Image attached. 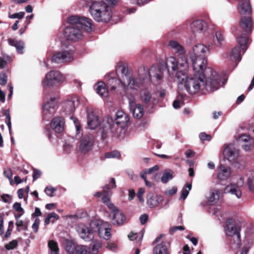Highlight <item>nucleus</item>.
I'll return each mask as SVG.
<instances>
[{"instance_id":"1","label":"nucleus","mask_w":254,"mask_h":254,"mask_svg":"<svg viewBox=\"0 0 254 254\" xmlns=\"http://www.w3.org/2000/svg\"><path fill=\"white\" fill-rule=\"evenodd\" d=\"M176 60L170 58L167 62V70L170 75L176 74L178 80V86L182 89L185 87L190 94H195L199 91L203 93L215 91L220 87V79L211 67L195 69L193 75L188 76L189 65L185 61L179 63L177 66Z\"/></svg>"},{"instance_id":"2","label":"nucleus","mask_w":254,"mask_h":254,"mask_svg":"<svg viewBox=\"0 0 254 254\" xmlns=\"http://www.w3.org/2000/svg\"><path fill=\"white\" fill-rule=\"evenodd\" d=\"M115 121L110 117L104 118L101 128V137L103 140L107 137L110 133L116 132L115 124L123 128L127 127L129 123V116L123 111H118L115 114Z\"/></svg>"},{"instance_id":"3","label":"nucleus","mask_w":254,"mask_h":254,"mask_svg":"<svg viewBox=\"0 0 254 254\" xmlns=\"http://www.w3.org/2000/svg\"><path fill=\"white\" fill-rule=\"evenodd\" d=\"M89 11L94 20L98 22H107L112 16V7L100 0L91 2Z\"/></svg>"},{"instance_id":"4","label":"nucleus","mask_w":254,"mask_h":254,"mask_svg":"<svg viewBox=\"0 0 254 254\" xmlns=\"http://www.w3.org/2000/svg\"><path fill=\"white\" fill-rule=\"evenodd\" d=\"M209 52L207 47L203 44H197L192 49V51L189 53V57L191 60L193 69H205L207 61L206 55Z\"/></svg>"},{"instance_id":"5","label":"nucleus","mask_w":254,"mask_h":254,"mask_svg":"<svg viewBox=\"0 0 254 254\" xmlns=\"http://www.w3.org/2000/svg\"><path fill=\"white\" fill-rule=\"evenodd\" d=\"M223 156L236 168L240 170L244 168L245 162L244 160L239 159L240 150L235 144L230 143L225 145L223 150Z\"/></svg>"},{"instance_id":"6","label":"nucleus","mask_w":254,"mask_h":254,"mask_svg":"<svg viewBox=\"0 0 254 254\" xmlns=\"http://www.w3.org/2000/svg\"><path fill=\"white\" fill-rule=\"evenodd\" d=\"M65 80V77L58 70H51L48 72L42 81L44 88L57 87Z\"/></svg>"},{"instance_id":"7","label":"nucleus","mask_w":254,"mask_h":254,"mask_svg":"<svg viewBox=\"0 0 254 254\" xmlns=\"http://www.w3.org/2000/svg\"><path fill=\"white\" fill-rule=\"evenodd\" d=\"M244 179L242 176L237 175L232 178L230 185L225 187L224 192L235 195L238 198L242 196L241 188L244 186Z\"/></svg>"},{"instance_id":"8","label":"nucleus","mask_w":254,"mask_h":254,"mask_svg":"<svg viewBox=\"0 0 254 254\" xmlns=\"http://www.w3.org/2000/svg\"><path fill=\"white\" fill-rule=\"evenodd\" d=\"M58 106V99L55 97H46L43 105V118L49 121L56 112Z\"/></svg>"},{"instance_id":"9","label":"nucleus","mask_w":254,"mask_h":254,"mask_svg":"<svg viewBox=\"0 0 254 254\" xmlns=\"http://www.w3.org/2000/svg\"><path fill=\"white\" fill-rule=\"evenodd\" d=\"M74 51V47L70 45L66 49L55 53L52 56V62L58 64L71 62L73 60Z\"/></svg>"},{"instance_id":"10","label":"nucleus","mask_w":254,"mask_h":254,"mask_svg":"<svg viewBox=\"0 0 254 254\" xmlns=\"http://www.w3.org/2000/svg\"><path fill=\"white\" fill-rule=\"evenodd\" d=\"M242 226V223L239 220L232 218L228 219L226 223L225 228V233L228 236L236 235L238 240H240V231Z\"/></svg>"},{"instance_id":"11","label":"nucleus","mask_w":254,"mask_h":254,"mask_svg":"<svg viewBox=\"0 0 254 254\" xmlns=\"http://www.w3.org/2000/svg\"><path fill=\"white\" fill-rule=\"evenodd\" d=\"M169 46L173 50L174 53L179 57L177 60L174 57L171 56L168 58L166 60V64L167 68V62L169 58H174L177 63V66H179V63L181 61H185L188 63V60L186 57V50L177 41L172 40L169 42Z\"/></svg>"},{"instance_id":"12","label":"nucleus","mask_w":254,"mask_h":254,"mask_svg":"<svg viewBox=\"0 0 254 254\" xmlns=\"http://www.w3.org/2000/svg\"><path fill=\"white\" fill-rule=\"evenodd\" d=\"M91 226H95L100 237L108 240L111 237V225L107 222H101L99 224L97 221L91 222Z\"/></svg>"},{"instance_id":"13","label":"nucleus","mask_w":254,"mask_h":254,"mask_svg":"<svg viewBox=\"0 0 254 254\" xmlns=\"http://www.w3.org/2000/svg\"><path fill=\"white\" fill-rule=\"evenodd\" d=\"M64 34L68 40L76 41L82 37L81 29L74 26H69L65 28Z\"/></svg>"},{"instance_id":"14","label":"nucleus","mask_w":254,"mask_h":254,"mask_svg":"<svg viewBox=\"0 0 254 254\" xmlns=\"http://www.w3.org/2000/svg\"><path fill=\"white\" fill-rule=\"evenodd\" d=\"M93 226H87L83 224L79 225L77 228V231L80 238L86 241H90L94 238V232L96 231L93 228Z\"/></svg>"},{"instance_id":"15","label":"nucleus","mask_w":254,"mask_h":254,"mask_svg":"<svg viewBox=\"0 0 254 254\" xmlns=\"http://www.w3.org/2000/svg\"><path fill=\"white\" fill-rule=\"evenodd\" d=\"M129 108L134 118L140 119L144 114L143 106L140 104H136L135 99L134 97H127Z\"/></svg>"},{"instance_id":"16","label":"nucleus","mask_w":254,"mask_h":254,"mask_svg":"<svg viewBox=\"0 0 254 254\" xmlns=\"http://www.w3.org/2000/svg\"><path fill=\"white\" fill-rule=\"evenodd\" d=\"M87 127L91 129H95L100 125L98 116L92 108H86Z\"/></svg>"},{"instance_id":"17","label":"nucleus","mask_w":254,"mask_h":254,"mask_svg":"<svg viewBox=\"0 0 254 254\" xmlns=\"http://www.w3.org/2000/svg\"><path fill=\"white\" fill-rule=\"evenodd\" d=\"M94 145L93 136L87 135L83 136L79 142V150L82 153L86 154L90 151Z\"/></svg>"},{"instance_id":"18","label":"nucleus","mask_w":254,"mask_h":254,"mask_svg":"<svg viewBox=\"0 0 254 254\" xmlns=\"http://www.w3.org/2000/svg\"><path fill=\"white\" fill-rule=\"evenodd\" d=\"M148 74L150 80L154 84L159 83L163 76L162 68L157 66H152L148 70Z\"/></svg>"},{"instance_id":"19","label":"nucleus","mask_w":254,"mask_h":254,"mask_svg":"<svg viewBox=\"0 0 254 254\" xmlns=\"http://www.w3.org/2000/svg\"><path fill=\"white\" fill-rule=\"evenodd\" d=\"M140 97L142 102L148 107L153 108L157 103V100L152 98L149 91L146 89L141 90Z\"/></svg>"},{"instance_id":"20","label":"nucleus","mask_w":254,"mask_h":254,"mask_svg":"<svg viewBox=\"0 0 254 254\" xmlns=\"http://www.w3.org/2000/svg\"><path fill=\"white\" fill-rule=\"evenodd\" d=\"M65 121L61 117L54 118L51 123V127L57 133L62 132L64 128Z\"/></svg>"},{"instance_id":"21","label":"nucleus","mask_w":254,"mask_h":254,"mask_svg":"<svg viewBox=\"0 0 254 254\" xmlns=\"http://www.w3.org/2000/svg\"><path fill=\"white\" fill-rule=\"evenodd\" d=\"M237 42L239 45L238 47L241 49L243 54H244L248 49L251 41L248 35L245 33L238 35Z\"/></svg>"},{"instance_id":"22","label":"nucleus","mask_w":254,"mask_h":254,"mask_svg":"<svg viewBox=\"0 0 254 254\" xmlns=\"http://www.w3.org/2000/svg\"><path fill=\"white\" fill-rule=\"evenodd\" d=\"M238 141L241 143L242 148L245 151H249L252 147L253 139L247 134H242L238 138Z\"/></svg>"},{"instance_id":"23","label":"nucleus","mask_w":254,"mask_h":254,"mask_svg":"<svg viewBox=\"0 0 254 254\" xmlns=\"http://www.w3.org/2000/svg\"><path fill=\"white\" fill-rule=\"evenodd\" d=\"M163 200V197L159 195L150 193L147 195V204L150 208H154L158 206Z\"/></svg>"},{"instance_id":"24","label":"nucleus","mask_w":254,"mask_h":254,"mask_svg":"<svg viewBox=\"0 0 254 254\" xmlns=\"http://www.w3.org/2000/svg\"><path fill=\"white\" fill-rule=\"evenodd\" d=\"M80 27L81 29L86 32H90L94 29L93 22L92 19L88 17L82 16L80 18V20L79 24V27Z\"/></svg>"},{"instance_id":"25","label":"nucleus","mask_w":254,"mask_h":254,"mask_svg":"<svg viewBox=\"0 0 254 254\" xmlns=\"http://www.w3.org/2000/svg\"><path fill=\"white\" fill-rule=\"evenodd\" d=\"M75 101L78 102L77 98H74L73 100L65 101L63 105V110L66 114H72L75 110Z\"/></svg>"},{"instance_id":"26","label":"nucleus","mask_w":254,"mask_h":254,"mask_svg":"<svg viewBox=\"0 0 254 254\" xmlns=\"http://www.w3.org/2000/svg\"><path fill=\"white\" fill-rule=\"evenodd\" d=\"M111 183H112V187L111 188L107 185L104 187L103 189V197H102V200L103 202L106 204L110 201V199L108 197V196L110 194V190L116 187L115 180L114 178H112L111 179Z\"/></svg>"},{"instance_id":"27","label":"nucleus","mask_w":254,"mask_h":254,"mask_svg":"<svg viewBox=\"0 0 254 254\" xmlns=\"http://www.w3.org/2000/svg\"><path fill=\"white\" fill-rule=\"evenodd\" d=\"M238 8L241 15L250 14L251 12V7L249 0H243L238 2Z\"/></svg>"},{"instance_id":"28","label":"nucleus","mask_w":254,"mask_h":254,"mask_svg":"<svg viewBox=\"0 0 254 254\" xmlns=\"http://www.w3.org/2000/svg\"><path fill=\"white\" fill-rule=\"evenodd\" d=\"M231 173L230 167L220 165L218 167L217 177L220 180H227Z\"/></svg>"},{"instance_id":"29","label":"nucleus","mask_w":254,"mask_h":254,"mask_svg":"<svg viewBox=\"0 0 254 254\" xmlns=\"http://www.w3.org/2000/svg\"><path fill=\"white\" fill-rule=\"evenodd\" d=\"M207 27V24L202 20L193 21L190 24V29L193 33L199 32L203 31Z\"/></svg>"},{"instance_id":"30","label":"nucleus","mask_w":254,"mask_h":254,"mask_svg":"<svg viewBox=\"0 0 254 254\" xmlns=\"http://www.w3.org/2000/svg\"><path fill=\"white\" fill-rule=\"evenodd\" d=\"M94 89L97 93L102 97H106L108 96V91L105 84L102 81L98 82L94 85Z\"/></svg>"},{"instance_id":"31","label":"nucleus","mask_w":254,"mask_h":254,"mask_svg":"<svg viewBox=\"0 0 254 254\" xmlns=\"http://www.w3.org/2000/svg\"><path fill=\"white\" fill-rule=\"evenodd\" d=\"M126 216L119 210L115 211L113 215L112 222L114 225H121L124 223Z\"/></svg>"},{"instance_id":"32","label":"nucleus","mask_w":254,"mask_h":254,"mask_svg":"<svg viewBox=\"0 0 254 254\" xmlns=\"http://www.w3.org/2000/svg\"><path fill=\"white\" fill-rule=\"evenodd\" d=\"M243 54L241 49L237 46L232 50L230 55V58L232 61L239 62L241 60L242 55Z\"/></svg>"},{"instance_id":"33","label":"nucleus","mask_w":254,"mask_h":254,"mask_svg":"<svg viewBox=\"0 0 254 254\" xmlns=\"http://www.w3.org/2000/svg\"><path fill=\"white\" fill-rule=\"evenodd\" d=\"M153 254H169L166 242H162L161 243L157 244L153 248Z\"/></svg>"},{"instance_id":"34","label":"nucleus","mask_w":254,"mask_h":254,"mask_svg":"<svg viewBox=\"0 0 254 254\" xmlns=\"http://www.w3.org/2000/svg\"><path fill=\"white\" fill-rule=\"evenodd\" d=\"M213 42L214 45L217 47H222L225 44V40L223 35L221 31L215 32L213 37Z\"/></svg>"},{"instance_id":"35","label":"nucleus","mask_w":254,"mask_h":254,"mask_svg":"<svg viewBox=\"0 0 254 254\" xmlns=\"http://www.w3.org/2000/svg\"><path fill=\"white\" fill-rule=\"evenodd\" d=\"M241 26L245 29L246 32H251L253 26L252 18L250 17H243L240 21Z\"/></svg>"},{"instance_id":"36","label":"nucleus","mask_w":254,"mask_h":254,"mask_svg":"<svg viewBox=\"0 0 254 254\" xmlns=\"http://www.w3.org/2000/svg\"><path fill=\"white\" fill-rule=\"evenodd\" d=\"M9 45L15 47L18 54H23L24 48V43L21 40L15 41L11 38L8 39Z\"/></svg>"},{"instance_id":"37","label":"nucleus","mask_w":254,"mask_h":254,"mask_svg":"<svg viewBox=\"0 0 254 254\" xmlns=\"http://www.w3.org/2000/svg\"><path fill=\"white\" fill-rule=\"evenodd\" d=\"M107 85L108 87L111 88V90H115L117 87L122 85L123 87H125L126 84L121 82L115 77H111L107 80Z\"/></svg>"},{"instance_id":"38","label":"nucleus","mask_w":254,"mask_h":254,"mask_svg":"<svg viewBox=\"0 0 254 254\" xmlns=\"http://www.w3.org/2000/svg\"><path fill=\"white\" fill-rule=\"evenodd\" d=\"M76 246L69 240H66L65 242V249L68 254H76Z\"/></svg>"},{"instance_id":"39","label":"nucleus","mask_w":254,"mask_h":254,"mask_svg":"<svg viewBox=\"0 0 254 254\" xmlns=\"http://www.w3.org/2000/svg\"><path fill=\"white\" fill-rule=\"evenodd\" d=\"M220 191L218 190H213L210 192L209 195L207 196V199L209 204H212L216 200L219 199Z\"/></svg>"},{"instance_id":"40","label":"nucleus","mask_w":254,"mask_h":254,"mask_svg":"<svg viewBox=\"0 0 254 254\" xmlns=\"http://www.w3.org/2000/svg\"><path fill=\"white\" fill-rule=\"evenodd\" d=\"M174 172L172 170H166L164 171L161 180L162 183L166 184L174 177Z\"/></svg>"},{"instance_id":"41","label":"nucleus","mask_w":254,"mask_h":254,"mask_svg":"<svg viewBox=\"0 0 254 254\" xmlns=\"http://www.w3.org/2000/svg\"><path fill=\"white\" fill-rule=\"evenodd\" d=\"M50 251L49 254H59V248L58 243L54 240H50L48 244Z\"/></svg>"},{"instance_id":"42","label":"nucleus","mask_w":254,"mask_h":254,"mask_svg":"<svg viewBox=\"0 0 254 254\" xmlns=\"http://www.w3.org/2000/svg\"><path fill=\"white\" fill-rule=\"evenodd\" d=\"M127 80L128 88L136 90L140 87V83L136 81L132 76L127 77Z\"/></svg>"},{"instance_id":"43","label":"nucleus","mask_w":254,"mask_h":254,"mask_svg":"<svg viewBox=\"0 0 254 254\" xmlns=\"http://www.w3.org/2000/svg\"><path fill=\"white\" fill-rule=\"evenodd\" d=\"M191 189V184L190 183H187L181 191V195L180 199L185 200L187 197Z\"/></svg>"},{"instance_id":"44","label":"nucleus","mask_w":254,"mask_h":254,"mask_svg":"<svg viewBox=\"0 0 254 254\" xmlns=\"http://www.w3.org/2000/svg\"><path fill=\"white\" fill-rule=\"evenodd\" d=\"M80 18L81 17L76 15L70 16L67 19V22L70 24V26H74L76 27H79Z\"/></svg>"},{"instance_id":"45","label":"nucleus","mask_w":254,"mask_h":254,"mask_svg":"<svg viewBox=\"0 0 254 254\" xmlns=\"http://www.w3.org/2000/svg\"><path fill=\"white\" fill-rule=\"evenodd\" d=\"M159 169L158 165H155L153 167L149 169H145L140 173V177H142V175H143L145 177H147V175H153L154 172L156 171H158Z\"/></svg>"},{"instance_id":"46","label":"nucleus","mask_w":254,"mask_h":254,"mask_svg":"<svg viewBox=\"0 0 254 254\" xmlns=\"http://www.w3.org/2000/svg\"><path fill=\"white\" fill-rule=\"evenodd\" d=\"M138 76L141 80H144L148 75V71L146 69L144 65L140 66L138 70Z\"/></svg>"},{"instance_id":"47","label":"nucleus","mask_w":254,"mask_h":254,"mask_svg":"<svg viewBox=\"0 0 254 254\" xmlns=\"http://www.w3.org/2000/svg\"><path fill=\"white\" fill-rule=\"evenodd\" d=\"M76 254H90V250L85 246H77Z\"/></svg>"},{"instance_id":"48","label":"nucleus","mask_w":254,"mask_h":254,"mask_svg":"<svg viewBox=\"0 0 254 254\" xmlns=\"http://www.w3.org/2000/svg\"><path fill=\"white\" fill-rule=\"evenodd\" d=\"M121 154L120 152L117 150L107 152L105 155L106 158H119Z\"/></svg>"},{"instance_id":"49","label":"nucleus","mask_w":254,"mask_h":254,"mask_svg":"<svg viewBox=\"0 0 254 254\" xmlns=\"http://www.w3.org/2000/svg\"><path fill=\"white\" fill-rule=\"evenodd\" d=\"M18 245V242L16 240H12L5 246V248L7 250H10L15 248Z\"/></svg>"},{"instance_id":"50","label":"nucleus","mask_w":254,"mask_h":254,"mask_svg":"<svg viewBox=\"0 0 254 254\" xmlns=\"http://www.w3.org/2000/svg\"><path fill=\"white\" fill-rule=\"evenodd\" d=\"M3 58L0 57V68H3L7 64V62L5 60L9 61L10 58L7 55H3Z\"/></svg>"},{"instance_id":"51","label":"nucleus","mask_w":254,"mask_h":254,"mask_svg":"<svg viewBox=\"0 0 254 254\" xmlns=\"http://www.w3.org/2000/svg\"><path fill=\"white\" fill-rule=\"evenodd\" d=\"M178 190L177 187H173L171 189H168L165 191V194L168 196H171L175 194Z\"/></svg>"},{"instance_id":"52","label":"nucleus","mask_w":254,"mask_h":254,"mask_svg":"<svg viewBox=\"0 0 254 254\" xmlns=\"http://www.w3.org/2000/svg\"><path fill=\"white\" fill-rule=\"evenodd\" d=\"M247 185L249 187V190L252 191H254V177L249 178L247 181Z\"/></svg>"},{"instance_id":"53","label":"nucleus","mask_w":254,"mask_h":254,"mask_svg":"<svg viewBox=\"0 0 254 254\" xmlns=\"http://www.w3.org/2000/svg\"><path fill=\"white\" fill-rule=\"evenodd\" d=\"M56 189L51 186L47 187L45 189V192L48 196L50 197L53 196V193Z\"/></svg>"},{"instance_id":"54","label":"nucleus","mask_w":254,"mask_h":254,"mask_svg":"<svg viewBox=\"0 0 254 254\" xmlns=\"http://www.w3.org/2000/svg\"><path fill=\"white\" fill-rule=\"evenodd\" d=\"M145 192V190L143 188H139L137 193V196L140 202L143 203L144 202V199L143 198V195Z\"/></svg>"},{"instance_id":"55","label":"nucleus","mask_w":254,"mask_h":254,"mask_svg":"<svg viewBox=\"0 0 254 254\" xmlns=\"http://www.w3.org/2000/svg\"><path fill=\"white\" fill-rule=\"evenodd\" d=\"M118 70H121L122 73L125 76L126 79L127 77L130 76V75H127L128 73V69L124 65H120L118 67Z\"/></svg>"},{"instance_id":"56","label":"nucleus","mask_w":254,"mask_h":254,"mask_svg":"<svg viewBox=\"0 0 254 254\" xmlns=\"http://www.w3.org/2000/svg\"><path fill=\"white\" fill-rule=\"evenodd\" d=\"M7 75L5 73L2 72L0 73V84L4 85L7 82Z\"/></svg>"},{"instance_id":"57","label":"nucleus","mask_w":254,"mask_h":254,"mask_svg":"<svg viewBox=\"0 0 254 254\" xmlns=\"http://www.w3.org/2000/svg\"><path fill=\"white\" fill-rule=\"evenodd\" d=\"M40 222V220L39 218H37L35 220V221L32 225V229H33V231L35 233L38 232Z\"/></svg>"},{"instance_id":"58","label":"nucleus","mask_w":254,"mask_h":254,"mask_svg":"<svg viewBox=\"0 0 254 254\" xmlns=\"http://www.w3.org/2000/svg\"><path fill=\"white\" fill-rule=\"evenodd\" d=\"M24 12H20L18 13H14L9 16V17L12 19L18 18L19 19H22L24 16Z\"/></svg>"},{"instance_id":"59","label":"nucleus","mask_w":254,"mask_h":254,"mask_svg":"<svg viewBox=\"0 0 254 254\" xmlns=\"http://www.w3.org/2000/svg\"><path fill=\"white\" fill-rule=\"evenodd\" d=\"M70 119L73 120L77 132L79 133L81 129V127L79 121L72 117H71Z\"/></svg>"},{"instance_id":"60","label":"nucleus","mask_w":254,"mask_h":254,"mask_svg":"<svg viewBox=\"0 0 254 254\" xmlns=\"http://www.w3.org/2000/svg\"><path fill=\"white\" fill-rule=\"evenodd\" d=\"M199 138L202 141H204V140L209 141L211 139V137L210 135L207 134L204 132H201L200 133Z\"/></svg>"},{"instance_id":"61","label":"nucleus","mask_w":254,"mask_h":254,"mask_svg":"<svg viewBox=\"0 0 254 254\" xmlns=\"http://www.w3.org/2000/svg\"><path fill=\"white\" fill-rule=\"evenodd\" d=\"M13 207L14 209L18 212H24L23 209L21 207V204L19 203L15 202L13 204Z\"/></svg>"},{"instance_id":"62","label":"nucleus","mask_w":254,"mask_h":254,"mask_svg":"<svg viewBox=\"0 0 254 254\" xmlns=\"http://www.w3.org/2000/svg\"><path fill=\"white\" fill-rule=\"evenodd\" d=\"M185 230V228L182 226H175L170 229V233L172 234H174L178 230L183 231Z\"/></svg>"},{"instance_id":"63","label":"nucleus","mask_w":254,"mask_h":254,"mask_svg":"<svg viewBox=\"0 0 254 254\" xmlns=\"http://www.w3.org/2000/svg\"><path fill=\"white\" fill-rule=\"evenodd\" d=\"M142 178L145 182V185L149 188L152 187L154 184L153 182H150L147 180V177H145L143 175H142V177H140Z\"/></svg>"},{"instance_id":"64","label":"nucleus","mask_w":254,"mask_h":254,"mask_svg":"<svg viewBox=\"0 0 254 254\" xmlns=\"http://www.w3.org/2000/svg\"><path fill=\"white\" fill-rule=\"evenodd\" d=\"M41 175V173L38 170H34L33 173V179L35 181L39 178Z\"/></svg>"}]
</instances>
